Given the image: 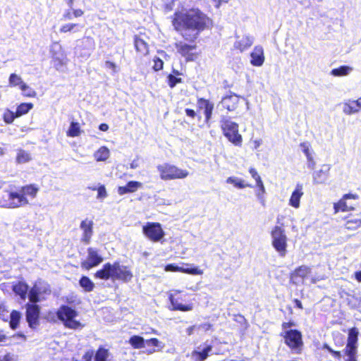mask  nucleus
Wrapping results in <instances>:
<instances>
[{
  "mask_svg": "<svg viewBox=\"0 0 361 361\" xmlns=\"http://www.w3.org/2000/svg\"><path fill=\"white\" fill-rule=\"evenodd\" d=\"M171 23L173 29L188 42H176L177 52L185 61H195L199 56L195 41L202 32L212 25V20L200 8H190L176 11L171 16Z\"/></svg>",
  "mask_w": 361,
  "mask_h": 361,
  "instance_id": "obj_1",
  "label": "nucleus"
},
{
  "mask_svg": "<svg viewBox=\"0 0 361 361\" xmlns=\"http://www.w3.org/2000/svg\"><path fill=\"white\" fill-rule=\"evenodd\" d=\"M214 109V104L212 102L204 97H198L197 99L196 110L187 108L185 112L188 117L192 119L197 118L199 122L202 121L203 116L204 124L209 127Z\"/></svg>",
  "mask_w": 361,
  "mask_h": 361,
  "instance_id": "obj_2",
  "label": "nucleus"
},
{
  "mask_svg": "<svg viewBox=\"0 0 361 361\" xmlns=\"http://www.w3.org/2000/svg\"><path fill=\"white\" fill-rule=\"evenodd\" d=\"M220 127L224 135L229 142L235 146H242L243 137L239 133L237 123L231 121L229 118H223L220 121Z\"/></svg>",
  "mask_w": 361,
  "mask_h": 361,
  "instance_id": "obj_3",
  "label": "nucleus"
},
{
  "mask_svg": "<svg viewBox=\"0 0 361 361\" xmlns=\"http://www.w3.org/2000/svg\"><path fill=\"white\" fill-rule=\"evenodd\" d=\"M284 343L293 353L300 354L302 351L304 343L302 333L297 329L284 331L281 334Z\"/></svg>",
  "mask_w": 361,
  "mask_h": 361,
  "instance_id": "obj_4",
  "label": "nucleus"
},
{
  "mask_svg": "<svg viewBox=\"0 0 361 361\" xmlns=\"http://www.w3.org/2000/svg\"><path fill=\"white\" fill-rule=\"evenodd\" d=\"M157 169L160 178L163 180L183 179L189 175V172L187 170L180 169L169 163L159 164Z\"/></svg>",
  "mask_w": 361,
  "mask_h": 361,
  "instance_id": "obj_5",
  "label": "nucleus"
},
{
  "mask_svg": "<svg viewBox=\"0 0 361 361\" xmlns=\"http://www.w3.org/2000/svg\"><path fill=\"white\" fill-rule=\"evenodd\" d=\"M271 245L280 256L284 257L287 252L288 238L282 226H275L271 231Z\"/></svg>",
  "mask_w": 361,
  "mask_h": 361,
  "instance_id": "obj_6",
  "label": "nucleus"
},
{
  "mask_svg": "<svg viewBox=\"0 0 361 361\" xmlns=\"http://www.w3.org/2000/svg\"><path fill=\"white\" fill-rule=\"evenodd\" d=\"M360 200L359 195L349 192L345 194L337 202L334 203V213L353 211L357 206Z\"/></svg>",
  "mask_w": 361,
  "mask_h": 361,
  "instance_id": "obj_7",
  "label": "nucleus"
},
{
  "mask_svg": "<svg viewBox=\"0 0 361 361\" xmlns=\"http://www.w3.org/2000/svg\"><path fill=\"white\" fill-rule=\"evenodd\" d=\"M171 310L181 312L192 310L193 304L189 300V295L182 291H176L169 296Z\"/></svg>",
  "mask_w": 361,
  "mask_h": 361,
  "instance_id": "obj_8",
  "label": "nucleus"
},
{
  "mask_svg": "<svg viewBox=\"0 0 361 361\" xmlns=\"http://www.w3.org/2000/svg\"><path fill=\"white\" fill-rule=\"evenodd\" d=\"M25 200L18 196V192L5 190L0 192V207L5 208H18L23 207Z\"/></svg>",
  "mask_w": 361,
  "mask_h": 361,
  "instance_id": "obj_9",
  "label": "nucleus"
},
{
  "mask_svg": "<svg viewBox=\"0 0 361 361\" xmlns=\"http://www.w3.org/2000/svg\"><path fill=\"white\" fill-rule=\"evenodd\" d=\"M359 331L356 327L349 329L347 338V343L344 348V354L346 360L357 358V342Z\"/></svg>",
  "mask_w": 361,
  "mask_h": 361,
  "instance_id": "obj_10",
  "label": "nucleus"
},
{
  "mask_svg": "<svg viewBox=\"0 0 361 361\" xmlns=\"http://www.w3.org/2000/svg\"><path fill=\"white\" fill-rule=\"evenodd\" d=\"M142 233L150 241L154 243L162 241L165 233L159 222H147L142 226Z\"/></svg>",
  "mask_w": 361,
  "mask_h": 361,
  "instance_id": "obj_11",
  "label": "nucleus"
},
{
  "mask_svg": "<svg viewBox=\"0 0 361 361\" xmlns=\"http://www.w3.org/2000/svg\"><path fill=\"white\" fill-rule=\"evenodd\" d=\"M50 293L49 285L44 281H38L29 291L28 298L30 302H37L45 300L46 296Z\"/></svg>",
  "mask_w": 361,
  "mask_h": 361,
  "instance_id": "obj_12",
  "label": "nucleus"
},
{
  "mask_svg": "<svg viewBox=\"0 0 361 361\" xmlns=\"http://www.w3.org/2000/svg\"><path fill=\"white\" fill-rule=\"evenodd\" d=\"M49 53L54 66L58 70L67 63L66 54L63 47L57 42H53L49 49Z\"/></svg>",
  "mask_w": 361,
  "mask_h": 361,
  "instance_id": "obj_13",
  "label": "nucleus"
},
{
  "mask_svg": "<svg viewBox=\"0 0 361 361\" xmlns=\"http://www.w3.org/2000/svg\"><path fill=\"white\" fill-rule=\"evenodd\" d=\"M311 274V269L308 266L301 265L290 273V282L298 285L307 279Z\"/></svg>",
  "mask_w": 361,
  "mask_h": 361,
  "instance_id": "obj_14",
  "label": "nucleus"
},
{
  "mask_svg": "<svg viewBox=\"0 0 361 361\" xmlns=\"http://www.w3.org/2000/svg\"><path fill=\"white\" fill-rule=\"evenodd\" d=\"M103 261V258L95 248L90 247L87 250V259L81 263V267L85 270H90L97 266Z\"/></svg>",
  "mask_w": 361,
  "mask_h": 361,
  "instance_id": "obj_15",
  "label": "nucleus"
},
{
  "mask_svg": "<svg viewBox=\"0 0 361 361\" xmlns=\"http://www.w3.org/2000/svg\"><path fill=\"white\" fill-rule=\"evenodd\" d=\"M240 97L235 94L226 95L221 99V105L227 111H236L240 106Z\"/></svg>",
  "mask_w": 361,
  "mask_h": 361,
  "instance_id": "obj_16",
  "label": "nucleus"
},
{
  "mask_svg": "<svg viewBox=\"0 0 361 361\" xmlns=\"http://www.w3.org/2000/svg\"><path fill=\"white\" fill-rule=\"evenodd\" d=\"M133 276V272L129 267L121 265L118 262H114V279L123 282H128Z\"/></svg>",
  "mask_w": 361,
  "mask_h": 361,
  "instance_id": "obj_17",
  "label": "nucleus"
},
{
  "mask_svg": "<svg viewBox=\"0 0 361 361\" xmlns=\"http://www.w3.org/2000/svg\"><path fill=\"white\" fill-rule=\"evenodd\" d=\"M39 190V187L35 184H30L21 188L18 196L23 197L26 201L23 207L30 203V200H34L37 197Z\"/></svg>",
  "mask_w": 361,
  "mask_h": 361,
  "instance_id": "obj_18",
  "label": "nucleus"
},
{
  "mask_svg": "<svg viewBox=\"0 0 361 361\" xmlns=\"http://www.w3.org/2000/svg\"><path fill=\"white\" fill-rule=\"evenodd\" d=\"M80 228L82 231L81 241L89 243L93 233V221L88 219H84L80 223Z\"/></svg>",
  "mask_w": 361,
  "mask_h": 361,
  "instance_id": "obj_19",
  "label": "nucleus"
},
{
  "mask_svg": "<svg viewBox=\"0 0 361 361\" xmlns=\"http://www.w3.org/2000/svg\"><path fill=\"white\" fill-rule=\"evenodd\" d=\"M133 42L136 53L140 57H143L149 54V45L143 39L136 35L133 37Z\"/></svg>",
  "mask_w": 361,
  "mask_h": 361,
  "instance_id": "obj_20",
  "label": "nucleus"
},
{
  "mask_svg": "<svg viewBox=\"0 0 361 361\" xmlns=\"http://www.w3.org/2000/svg\"><path fill=\"white\" fill-rule=\"evenodd\" d=\"M250 63L254 66H261L264 61V50L262 47L256 46L250 53Z\"/></svg>",
  "mask_w": 361,
  "mask_h": 361,
  "instance_id": "obj_21",
  "label": "nucleus"
},
{
  "mask_svg": "<svg viewBox=\"0 0 361 361\" xmlns=\"http://www.w3.org/2000/svg\"><path fill=\"white\" fill-rule=\"evenodd\" d=\"M343 111L347 115H351L361 111V97L357 100L344 103Z\"/></svg>",
  "mask_w": 361,
  "mask_h": 361,
  "instance_id": "obj_22",
  "label": "nucleus"
},
{
  "mask_svg": "<svg viewBox=\"0 0 361 361\" xmlns=\"http://www.w3.org/2000/svg\"><path fill=\"white\" fill-rule=\"evenodd\" d=\"M302 195V185L301 184H297L290 197L289 204L294 208H298L300 204V198Z\"/></svg>",
  "mask_w": 361,
  "mask_h": 361,
  "instance_id": "obj_23",
  "label": "nucleus"
},
{
  "mask_svg": "<svg viewBox=\"0 0 361 361\" xmlns=\"http://www.w3.org/2000/svg\"><path fill=\"white\" fill-rule=\"evenodd\" d=\"M182 75L178 70L173 68L171 73L166 77V82L170 88L175 87L178 84L182 83L183 79L180 77Z\"/></svg>",
  "mask_w": 361,
  "mask_h": 361,
  "instance_id": "obj_24",
  "label": "nucleus"
},
{
  "mask_svg": "<svg viewBox=\"0 0 361 361\" xmlns=\"http://www.w3.org/2000/svg\"><path fill=\"white\" fill-rule=\"evenodd\" d=\"M142 187V183L135 180H130L125 186H121L118 188V192L122 195L126 193L134 192Z\"/></svg>",
  "mask_w": 361,
  "mask_h": 361,
  "instance_id": "obj_25",
  "label": "nucleus"
},
{
  "mask_svg": "<svg viewBox=\"0 0 361 361\" xmlns=\"http://www.w3.org/2000/svg\"><path fill=\"white\" fill-rule=\"evenodd\" d=\"M252 45V40L249 37H243L236 41L234 44V49L239 52H243Z\"/></svg>",
  "mask_w": 361,
  "mask_h": 361,
  "instance_id": "obj_26",
  "label": "nucleus"
},
{
  "mask_svg": "<svg viewBox=\"0 0 361 361\" xmlns=\"http://www.w3.org/2000/svg\"><path fill=\"white\" fill-rule=\"evenodd\" d=\"M87 189L93 191L96 190L97 192L96 197L100 202H102L108 196L105 186L101 183L90 185Z\"/></svg>",
  "mask_w": 361,
  "mask_h": 361,
  "instance_id": "obj_27",
  "label": "nucleus"
},
{
  "mask_svg": "<svg viewBox=\"0 0 361 361\" xmlns=\"http://www.w3.org/2000/svg\"><path fill=\"white\" fill-rule=\"evenodd\" d=\"M345 227L350 231H355L361 227V219L353 216L346 218Z\"/></svg>",
  "mask_w": 361,
  "mask_h": 361,
  "instance_id": "obj_28",
  "label": "nucleus"
},
{
  "mask_svg": "<svg viewBox=\"0 0 361 361\" xmlns=\"http://www.w3.org/2000/svg\"><path fill=\"white\" fill-rule=\"evenodd\" d=\"M58 319L65 326L70 329H80L83 326L80 322L75 320V317H58Z\"/></svg>",
  "mask_w": 361,
  "mask_h": 361,
  "instance_id": "obj_29",
  "label": "nucleus"
},
{
  "mask_svg": "<svg viewBox=\"0 0 361 361\" xmlns=\"http://www.w3.org/2000/svg\"><path fill=\"white\" fill-rule=\"evenodd\" d=\"M12 289L16 295L20 297V298L25 299L27 294L28 286L25 282H18L13 286Z\"/></svg>",
  "mask_w": 361,
  "mask_h": 361,
  "instance_id": "obj_30",
  "label": "nucleus"
},
{
  "mask_svg": "<svg viewBox=\"0 0 361 361\" xmlns=\"http://www.w3.org/2000/svg\"><path fill=\"white\" fill-rule=\"evenodd\" d=\"M212 346L207 345L202 351L192 350L191 355L195 361H204L209 356V353L212 350Z\"/></svg>",
  "mask_w": 361,
  "mask_h": 361,
  "instance_id": "obj_31",
  "label": "nucleus"
},
{
  "mask_svg": "<svg viewBox=\"0 0 361 361\" xmlns=\"http://www.w3.org/2000/svg\"><path fill=\"white\" fill-rule=\"evenodd\" d=\"M113 274L112 266L108 263L101 270L97 271L94 276L96 278L106 280Z\"/></svg>",
  "mask_w": 361,
  "mask_h": 361,
  "instance_id": "obj_32",
  "label": "nucleus"
},
{
  "mask_svg": "<svg viewBox=\"0 0 361 361\" xmlns=\"http://www.w3.org/2000/svg\"><path fill=\"white\" fill-rule=\"evenodd\" d=\"M328 170L320 169L313 173V183L314 184H323L326 182L328 178Z\"/></svg>",
  "mask_w": 361,
  "mask_h": 361,
  "instance_id": "obj_33",
  "label": "nucleus"
},
{
  "mask_svg": "<svg viewBox=\"0 0 361 361\" xmlns=\"http://www.w3.org/2000/svg\"><path fill=\"white\" fill-rule=\"evenodd\" d=\"M128 342L134 349H140L145 347V341L140 336H131Z\"/></svg>",
  "mask_w": 361,
  "mask_h": 361,
  "instance_id": "obj_34",
  "label": "nucleus"
},
{
  "mask_svg": "<svg viewBox=\"0 0 361 361\" xmlns=\"http://www.w3.org/2000/svg\"><path fill=\"white\" fill-rule=\"evenodd\" d=\"M352 68L348 66H341L338 68H334L331 71V74L336 77H342L348 75L352 71Z\"/></svg>",
  "mask_w": 361,
  "mask_h": 361,
  "instance_id": "obj_35",
  "label": "nucleus"
},
{
  "mask_svg": "<svg viewBox=\"0 0 361 361\" xmlns=\"http://www.w3.org/2000/svg\"><path fill=\"white\" fill-rule=\"evenodd\" d=\"M227 183L233 184L235 188L239 189H243L247 187L251 188L252 185L248 183H245V181L242 179L238 178L236 177H228L226 179Z\"/></svg>",
  "mask_w": 361,
  "mask_h": 361,
  "instance_id": "obj_36",
  "label": "nucleus"
},
{
  "mask_svg": "<svg viewBox=\"0 0 361 361\" xmlns=\"http://www.w3.org/2000/svg\"><path fill=\"white\" fill-rule=\"evenodd\" d=\"M186 267H182V270L180 271L181 273L191 274V275H202L203 274V270L199 269L198 267L190 264H185Z\"/></svg>",
  "mask_w": 361,
  "mask_h": 361,
  "instance_id": "obj_37",
  "label": "nucleus"
},
{
  "mask_svg": "<svg viewBox=\"0 0 361 361\" xmlns=\"http://www.w3.org/2000/svg\"><path fill=\"white\" fill-rule=\"evenodd\" d=\"M109 155H110L109 150L104 147H100L94 154V159L97 161H105L106 159H107L109 158Z\"/></svg>",
  "mask_w": 361,
  "mask_h": 361,
  "instance_id": "obj_38",
  "label": "nucleus"
},
{
  "mask_svg": "<svg viewBox=\"0 0 361 361\" xmlns=\"http://www.w3.org/2000/svg\"><path fill=\"white\" fill-rule=\"evenodd\" d=\"M80 134L81 130L80 124L77 122H72L66 132L67 136L74 137L79 136Z\"/></svg>",
  "mask_w": 361,
  "mask_h": 361,
  "instance_id": "obj_39",
  "label": "nucleus"
},
{
  "mask_svg": "<svg viewBox=\"0 0 361 361\" xmlns=\"http://www.w3.org/2000/svg\"><path fill=\"white\" fill-rule=\"evenodd\" d=\"M160 341L157 338H152L145 341V347H149L147 350L148 354H152L157 350V348L159 346Z\"/></svg>",
  "mask_w": 361,
  "mask_h": 361,
  "instance_id": "obj_40",
  "label": "nucleus"
},
{
  "mask_svg": "<svg viewBox=\"0 0 361 361\" xmlns=\"http://www.w3.org/2000/svg\"><path fill=\"white\" fill-rule=\"evenodd\" d=\"M79 283L86 292H91L94 288V283L87 276H82L80 279Z\"/></svg>",
  "mask_w": 361,
  "mask_h": 361,
  "instance_id": "obj_41",
  "label": "nucleus"
},
{
  "mask_svg": "<svg viewBox=\"0 0 361 361\" xmlns=\"http://www.w3.org/2000/svg\"><path fill=\"white\" fill-rule=\"evenodd\" d=\"M32 108L33 104L32 103H22L17 107L16 116L20 117L24 114H26Z\"/></svg>",
  "mask_w": 361,
  "mask_h": 361,
  "instance_id": "obj_42",
  "label": "nucleus"
},
{
  "mask_svg": "<svg viewBox=\"0 0 361 361\" xmlns=\"http://www.w3.org/2000/svg\"><path fill=\"white\" fill-rule=\"evenodd\" d=\"M22 92V94L26 97H35L37 95L36 91L27 85L25 82L19 87Z\"/></svg>",
  "mask_w": 361,
  "mask_h": 361,
  "instance_id": "obj_43",
  "label": "nucleus"
},
{
  "mask_svg": "<svg viewBox=\"0 0 361 361\" xmlns=\"http://www.w3.org/2000/svg\"><path fill=\"white\" fill-rule=\"evenodd\" d=\"M24 82L20 75L16 73H11L8 78V83L11 87H20Z\"/></svg>",
  "mask_w": 361,
  "mask_h": 361,
  "instance_id": "obj_44",
  "label": "nucleus"
},
{
  "mask_svg": "<svg viewBox=\"0 0 361 361\" xmlns=\"http://www.w3.org/2000/svg\"><path fill=\"white\" fill-rule=\"evenodd\" d=\"M35 303L31 302L27 305L26 316H39V307Z\"/></svg>",
  "mask_w": 361,
  "mask_h": 361,
  "instance_id": "obj_45",
  "label": "nucleus"
},
{
  "mask_svg": "<svg viewBox=\"0 0 361 361\" xmlns=\"http://www.w3.org/2000/svg\"><path fill=\"white\" fill-rule=\"evenodd\" d=\"M31 159L30 154L24 151L19 150L16 157V160L19 164H23L29 161Z\"/></svg>",
  "mask_w": 361,
  "mask_h": 361,
  "instance_id": "obj_46",
  "label": "nucleus"
},
{
  "mask_svg": "<svg viewBox=\"0 0 361 361\" xmlns=\"http://www.w3.org/2000/svg\"><path fill=\"white\" fill-rule=\"evenodd\" d=\"M78 27H80V25L76 23H66V24L63 25L60 27L59 31L61 33H66V32H75L77 31L75 30V28H77Z\"/></svg>",
  "mask_w": 361,
  "mask_h": 361,
  "instance_id": "obj_47",
  "label": "nucleus"
},
{
  "mask_svg": "<svg viewBox=\"0 0 361 361\" xmlns=\"http://www.w3.org/2000/svg\"><path fill=\"white\" fill-rule=\"evenodd\" d=\"M197 331L201 334H207L214 331V326L210 323H204L197 326Z\"/></svg>",
  "mask_w": 361,
  "mask_h": 361,
  "instance_id": "obj_48",
  "label": "nucleus"
},
{
  "mask_svg": "<svg viewBox=\"0 0 361 361\" xmlns=\"http://www.w3.org/2000/svg\"><path fill=\"white\" fill-rule=\"evenodd\" d=\"M257 186L259 188V191L257 192V196L260 202V203L264 206L265 205V200L264 198V195L265 193V188L263 183V181H261L260 183H257Z\"/></svg>",
  "mask_w": 361,
  "mask_h": 361,
  "instance_id": "obj_49",
  "label": "nucleus"
},
{
  "mask_svg": "<svg viewBox=\"0 0 361 361\" xmlns=\"http://www.w3.org/2000/svg\"><path fill=\"white\" fill-rule=\"evenodd\" d=\"M293 307L295 310V312L290 311V314H301L303 310V306L301 301L298 299H293L292 300Z\"/></svg>",
  "mask_w": 361,
  "mask_h": 361,
  "instance_id": "obj_50",
  "label": "nucleus"
},
{
  "mask_svg": "<svg viewBox=\"0 0 361 361\" xmlns=\"http://www.w3.org/2000/svg\"><path fill=\"white\" fill-rule=\"evenodd\" d=\"M153 62L154 64L152 66V69L154 71L158 72L163 70L164 63L161 59H160L158 56H154L153 58Z\"/></svg>",
  "mask_w": 361,
  "mask_h": 361,
  "instance_id": "obj_51",
  "label": "nucleus"
},
{
  "mask_svg": "<svg viewBox=\"0 0 361 361\" xmlns=\"http://www.w3.org/2000/svg\"><path fill=\"white\" fill-rule=\"evenodd\" d=\"M57 316H75V312L68 307L63 306L59 310Z\"/></svg>",
  "mask_w": 361,
  "mask_h": 361,
  "instance_id": "obj_52",
  "label": "nucleus"
},
{
  "mask_svg": "<svg viewBox=\"0 0 361 361\" xmlns=\"http://www.w3.org/2000/svg\"><path fill=\"white\" fill-rule=\"evenodd\" d=\"M107 357V350L104 348H99L96 353L95 361H106Z\"/></svg>",
  "mask_w": 361,
  "mask_h": 361,
  "instance_id": "obj_53",
  "label": "nucleus"
},
{
  "mask_svg": "<svg viewBox=\"0 0 361 361\" xmlns=\"http://www.w3.org/2000/svg\"><path fill=\"white\" fill-rule=\"evenodd\" d=\"M323 348L326 350L328 352H329L331 355L338 359V360H340L341 357V353L340 351H338V350H334V349H332L328 344L326 343H324L323 345Z\"/></svg>",
  "mask_w": 361,
  "mask_h": 361,
  "instance_id": "obj_54",
  "label": "nucleus"
},
{
  "mask_svg": "<svg viewBox=\"0 0 361 361\" xmlns=\"http://www.w3.org/2000/svg\"><path fill=\"white\" fill-rule=\"evenodd\" d=\"M16 117V113L14 114L9 110L4 114V120L6 123H11Z\"/></svg>",
  "mask_w": 361,
  "mask_h": 361,
  "instance_id": "obj_55",
  "label": "nucleus"
},
{
  "mask_svg": "<svg viewBox=\"0 0 361 361\" xmlns=\"http://www.w3.org/2000/svg\"><path fill=\"white\" fill-rule=\"evenodd\" d=\"M164 271L171 272H180L182 267H179L175 264H169L164 267Z\"/></svg>",
  "mask_w": 361,
  "mask_h": 361,
  "instance_id": "obj_56",
  "label": "nucleus"
},
{
  "mask_svg": "<svg viewBox=\"0 0 361 361\" xmlns=\"http://www.w3.org/2000/svg\"><path fill=\"white\" fill-rule=\"evenodd\" d=\"M9 325L12 329H16L20 326V317H9Z\"/></svg>",
  "mask_w": 361,
  "mask_h": 361,
  "instance_id": "obj_57",
  "label": "nucleus"
},
{
  "mask_svg": "<svg viewBox=\"0 0 361 361\" xmlns=\"http://www.w3.org/2000/svg\"><path fill=\"white\" fill-rule=\"evenodd\" d=\"M25 322L30 328L35 329L39 324L38 317H25Z\"/></svg>",
  "mask_w": 361,
  "mask_h": 361,
  "instance_id": "obj_58",
  "label": "nucleus"
},
{
  "mask_svg": "<svg viewBox=\"0 0 361 361\" xmlns=\"http://www.w3.org/2000/svg\"><path fill=\"white\" fill-rule=\"evenodd\" d=\"M300 147L302 148L303 153L305 154L306 157H309L312 156L310 152V145L308 142H301L300 144Z\"/></svg>",
  "mask_w": 361,
  "mask_h": 361,
  "instance_id": "obj_59",
  "label": "nucleus"
},
{
  "mask_svg": "<svg viewBox=\"0 0 361 361\" xmlns=\"http://www.w3.org/2000/svg\"><path fill=\"white\" fill-rule=\"evenodd\" d=\"M249 173H250L251 176L255 180L256 184L260 183L261 181H262L260 176L258 174L257 170L255 168L250 167L249 169Z\"/></svg>",
  "mask_w": 361,
  "mask_h": 361,
  "instance_id": "obj_60",
  "label": "nucleus"
},
{
  "mask_svg": "<svg viewBox=\"0 0 361 361\" xmlns=\"http://www.w3.org/2000/svg\"><path fill=\"white\" fill-rule=\"evenodd\" d=\"M307 166L310 169H313L315 167V161L314 160V158L312 156H310L309 157H307Z\"/></svg>",
  "mask_w": 361,
  "mask_h": 361,
  "instance_id": "obj_61",
  "label": "nucleus"
},
{
  "mask_svg": "<svg viewBox=\"0 0 361 361\" xmlns=\"http://www.w3.org/2000/svg\"><path fill=\"white\" fill-rule=\"evenodd\" d=\"M295 323L293 322H283L281 325L283 329H287L288 328H290L292 326H295Z\"/></svg>",
  "mask_w": 361,
  "mask_h": 361,
  "instance_id": "obj_62",
  "label": "nucleus"
},
{
  "mask_svg": "<svg viewBox=\"0 0 361 361\" xmlns=\"http://www.w3.org/2000/svg\"><path fill=\"white\" fill-rule=\"evenodd\" d=\"M83 43L87 44L89 47L90 49H92L93 47V40L91 38L87 37L83 39Z\"/></svg>",
  "mask_w": 361,
  "mask_h": 361,
  "instance_id": "obj_63",
  "label": "nucleus"
},
{
  "mask_svg": "<svg viewBox=\"0 0 361 361\" xmlns=\"http://www.w3.org/2000/svg\"><path fill=\"white\" fill-rule=\"evenodd\" d=\"M197 325H193V326H189V327L187 329V334H188V335H189V336H190V335L192 334L193 331H194L195 329H196V330H197Z\"/></svg>",
  "mask_w": 361,
  "mask_h": 361,
  "instance_id": "obj_64",
  "label": "nucleus"
}]
</instances>
